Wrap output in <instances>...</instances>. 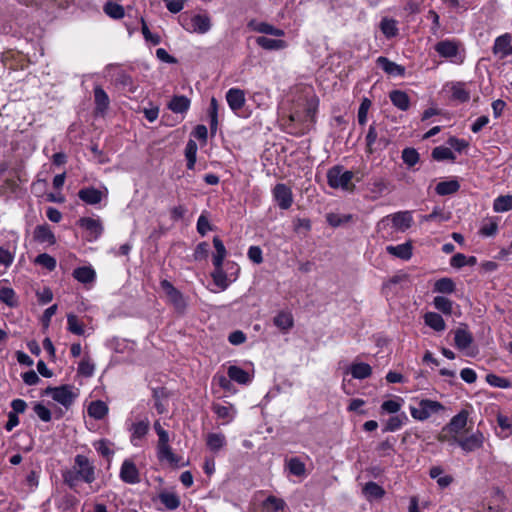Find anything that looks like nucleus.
Instances as JSON below:
<instances>
[{
  "instance_id": "nucleus-1",
  "label": "nucleus",
  "mask_w": 512,
  "mask_h": 512,
  "mask_svg": "<svg viewBox=\"0 0 512 512\" xmlns=\"http://www.w3.org/2000/svg\"><path fill=\"white\" fill-rule=\"evenodd\" d=\"M319 99L310 91L306 97L302 112L290 115V134H304L315 122Z\"/></svg>"
},
{
  "instance_id": "nucleus-2",
  "label": "nucleus",
  "mask_w": 512,
  "mask_h": 512,
  "mask_svg": "<svg viewBox=\"0 0 512 512\" xmlns=\"http://www.w3.org/2000/svg\"><path fill=\"white\" fill-rule=\"evenodd\" d=\"M392 225V228L396 232H405L407 231L413 224V216L411 211H399L390 215L383 217L377 223V230L383 231L389 225Z\"/></svg>"
},
{
  "instance_id": "nucleus-3",
  "label": "nucleus",
  "mask_w": 512,
  "mask_h": 512,
  "mask_svg": "<svg viewBox=\"0 0 512 512\" xmlns=\"http://www.w3.org/2000/svg\"><path fill=\"white\" fill-rule=\"evenodd\" d=\"M353 177L354 173L352 171L344 170L341 166L331 168L327 174L328 184L332 188L349 191H352L355 187L352 183Z\"/></svg>"
},
{
  "instance_id": "nucleus-4",
  "label": "nucleus",
  "mask_w": 512,
  "mask_h": 512,
  "mask_svg": "<svg viewBox=\"0 0 512 512\" xmlns=\"http://www.w3.org/2000/svg\"><path fill=\"white\" fill-rule=\"evenodd\" d=\"M444 410V406L435 400L422 399L417 406H410L411 416L418 421L427 420L432 414Z\"/></svg>"
},
{
  "instance_id": "nucleus-5",
  "label": "nucleus",
  "mask_w": 512,
  "mask_h": 512,
  "mask_svg": "<svg viewBox=\"0 0 512 512\" xmlns=\"http://www.w3.org/2000/svg\"><path fill=\"white\" fill-rule=\"evenodd\" d=\"M160 285L168 298L169 303L174 306L178 313L183 314L187 306L183 294L168 280H162Z\"/></svg>"
},
{
  "instance_id": "nucleus-6",
  "label": "nucleus",
  "mask_w": 512,
  "mask_h": 512,
  "mask_svg": "<svg viewBox=\"0 0 512 512\" xmlns=\"http://www.w3.org/2000/svg\"><path fill=\"white\" fill-rule=\"evenodd\" d=\"M454 440L465 453H471L483 447L485 438L483 433L477 430L469 436H458V438H454Z\"/></svg>"
},
{
  "instance_id": "nucleus-7",
  "label": "nucleus",
  "mask_w": 512,
  "mask_h": 512,
  "mask_svg": "<svg viewBox=\"0 0 512 512\" xmlns=\"http://www.w3.org/2000/svg\"><path fill=\"white\" fill-rule=\"evenodd\" d=\"M44 394L52 395V398L58 403L68 408L76 398V394L73 393L71 387L68 385H62L60 387H47L44 390Z\"/></svg>"
},
{
  "instance_id": "nucleus-8",
  "label": "nucleus",
  "mask_w": 512,
  "mask_h": 512,
  "mask_svg": "<svg viewBox=\"0 0 512 512\" xmlns=\"http://www.w3.org/2000/svg\"><path fill=\"white\" fill-rule=\"evenodd\" d=\"M157 435L159 437L157 445L159 459H166L170 464L175 466L178 465L180 458L172 452L171 447L169 446L168 433L165 431Z\"/></svg>"
},
{
  "instance_id": "nucleus-9",
  "label": "nucleus",
  "mask_w": 512,
  "mask_h": 512,
  "mask_svg": "<svg viewBox=\"0 0 512 512\" xmlns=\"http://www.w3.org/2000/svg\"><path fill=\"white\" fill-rule=\"evenodd\" d=\"M492 51L499 59H504L512 55V35L510 33H504L498 36L494 41Z\"/></svg>"
},
{
  "instance_id": "nucleus-10",
  "label": "nucleus",
  "mask_w": 512,
  "mask_h": 512,
  "mask_svg": "<svg viewBox=\"0 0 512 512\" xmlns=\"http://www.w3.org/2000/svg\"><path fill=\"white\" fill-rule=\"evenodd\" d=\"M469 411L462 409L458 414L453 416L449 423L444 426V431L459 436V434L466 428L469 418Z\"/></svg>"
},
{
  "instance_id": "nucleus-11",
  "label": "nucleus",
  "mask_w": 512,
  "mask_h": 512,
  "mask_svg": "<svg viewBox=\"0 0 512 512\" xmlns=\"http://www.w3.org/2000/svg\"><path fill=\"white\" fill-rule=\"evenodd\" d=\"M435 51L443 58L453 61L459 53V42L456 40H442L435 44Z\"/></svg>"
},
{
  "instance_id": "nucleus-12",
  "label": "nucleus",
  "mask_w": 512,
  "mask_h": 512,
  "mask_svg": "<svg viewBox=\"0 0 512 512\" xmlns=\"http://www.w3.org/2000/svg\"><path fill=\"white\" fill-rule=\"evenodd\" d=\"M74 468L78 471L81 479L85 482L92 483L94 481V467L90 464L86 456L77 455L75 457Z\"/></svg>"
},
{
  "instance_id": "nucleus-13",
  "label": "nucleus",
  "mask_w": 512,
  "mask_h": 512,
  "mask_svg": "<svg viewBox=\"0 0 512 512\" xmlns=\"http://www.w3.org/2000/svg\"><path fill=\"white\" fill-rule=\"evenodd\" d=\"M120 478L129 484H136L140 481L139 471L131 460H125L121 466Z\"/></svg>"
},
{
  "instance_id": "nucleus-14",
  "label": "nucleus",
  "mask_w": 512,
  "mask_h": 512,
  "mask_svg": "<svg viewBox=\"0 0 512 512\" xmlns=\"http://www.w3.org/2000/svg\"><path fill=\"white\" fill-rule=\"evenodd\" d=\"M386 251L394 257L407 261L411 259L413 255V246L411 241H407L396 246L389 245L386 247Z\"/></svg>"
},
{
  "instance_id": "nucleus-15",
  "label": "nucleus",
  "mask_w": 512,
  "mask_h": 512,
  "mask_svg": "<svg viewBox=\"0 0 512 512\" xmlns=\"http://www.w3.org/2000/svg\"><path fill=\"white\" fill-rule=\"evenodd\" d=\"M473 342V335L467 327H459L454 331L455 347L461 351L466 350Z\"/></svg>"
},
{
  "instance_id": "nucleus-16",
  "label": "nucleus",
  "mask_w": 512,
  "mask_h": 512,
  "mask_svg": "<svg viewBox=\"0 0 512 512\" xmlns=\"http://www.w3.org/2000/svg\"><path fill=\"white\" fill-rule=\"evenodd\" d=\"M377 65L388 75L392 76H403L405 73V68L397 63L390 61L388 58L384 56H380L377 58Z\"/></svg>"
},
{
  "instance_id": "nucleus-17",
  "label": "nucleus",
  "mask_w": 512,
  "mask_h": 512,
  "mask_svg": "<svg viewBox=\"0 0 512 512\" xmlns=\"http://www.w3.org/2000/svg\"><path fill=\"white\" fill-rule=\"evenodd\" d=\"M78 197L87 204L96 205L102 201L104 194L94 187H88L79 190Z\"/></svg>"
},
{
  "instance_id": "nucleus-18",
  "label": "nucleus",
  "mask_w": 512,
  "mask_h": 512,
  "mask_svg": "<svg viewBox=\"0 0 512 512\" xmlns=\"http://www.w3.org/2000/svg\"><path fill=\"white\" fill-rule=\"evenodd\" d=\"M248 27L258 33L269 34L278 37H282L285 35L284 30L275 28L274 26L265 22H257L255 20H252L248 23Z\"/></svg>"
},
{
  "instance_id": "nucleus-19",
  "label": "nucleus",
  "mask_w": 512,
  "mask_h": 512,
  "mask_svg": "<svg viewBox=\"0 0 512 512\" xmlns=\"http://www.w3.org/2000/svg\"><path fill=\"white\" fill-rule=\"evenodd\" d=\"M33 238L34 240L40 242V243H48L50 245H53L56 243V238L54 233L50 230L49 226L44 225H38L34 229L33 232Z\"/></svg>"
},
{
  "instance_id": "nucleus-20",
  "label": "nucleus",
  "mask_w": 512,
  "mask_h": 512,
  "mask_svg": "<svg viewBox=\"0 0 512 512\" xmlns=\"http://www.w3.org/2000/svg\"><path fill=\"white\" fill-rule=\"evenodd\" d=\"M228 105L233 111L241 109L245 104L244 92L240 89L232 88L226 94Z\"/></svg>"
},
{
  "instance_id": "nucleus-21",
  "label": "nucleus",
  "mask_w": 512,
  "mask_h": 512,
  "mask_svg": "<svg viewBox=\"0 0 512 512\" xmlns=\"http://www.w3.org/2000/svg\"><path fill=\"white\" fill-rule=\"evenodd\" d=\"M94 101L95 112L103 115L108 109L110 101L107 93L100 86L94 88Z\"/></svg>"
},
{
  "instance_id": "nucleus-22",
  "label": "nucleus",
  "mask_w": 512,
  "mask_h": 512,
  "mask_svg": "<svg viewBox=\"0 0 512 512\" xmlns=\"http://www.w3.org/2000/svg\"><path fill=\"white\" fill-rule=\"evenodd\" d=\"M79 226L89 231V233L94 237L97 238L102 233V224L99 220L93 219L90 217H83L80 218L78 221Z\"/></svg>"
},
{
  "instance_id": "nucleus-23",
  "label": "nucleus",
  "mask_w": 512,
  "mask_h": 512,
  "mask_svg": "<svg viewBox=\"0 0 512 512\" xmlns=\"http://www.w3.org/2000/svg\"><path fill=\"white\" fill-rule=\"evenodd\" d=\"M424 323L437 332L444 331L446 328L443 317L435 312H427L424 315Z\"/></svg>"
},
{
  "instance_id": "nucleus-24",
  "label": "nucleus",
  "mask_w": 512,
  "mask_h": 512,
  "mask_svg": "<svg viewBox=\"0 0 512 512\" xmlns=\"http://www.w3.org/2000/svg\"><path fill=\"white\" fill-rule=\"evenodd\" d=\"M392 104L402 111H406L410 106L409 96L400 90H394L389 95Z\"/></svg>"
},
{
  "instance_id": "nucleus-25",
  "label": "nucleus",
  "mask_w": 512,
  "mask_h": 512,
  "mask_svg": "<svg viewBox=\"0 0 512 512\" xmlns=\"http://www.w3.org/2000/svg\"><path fill=\"white\" fill-rule=\"evenodd\" d=\"M285 502L275 496H269L261 506L260 512H284Z\"/></svg>"
},
{
  "instance_id": "nucleus-26",
  "label": "nucleus",
  "mask_w": 512,
  "mask_h": 512,
  "mask_svg": "<svg viewBox=\"0 0 512 512\" xmlns=\"http://www.w3.org/2000/svg\"><path fill=\"white\" fill-rule=\"evenodd\" d=\"M350 373L353 378L362 380L371 376L372 368L364 362L353 363L350 366Z\"/></svg>"
},
{
  "instance_id": "nucleus-27",
  "label": "nucleus",
  "mask_w": 512,
  "mask_h": 512,
  "mask_svg": "<svg viewBox=\"0 0 512 512\" xmlns=\"http://www.w3.org/2000/svg\"><path fill=\"white\" fill-rule=\"evenodd\" d=\"M460 189V184L457 180H448L439 182L435 191L440 196L450 195L456 193Z\"/></svg>"
},
{
  "instance_id": "nucleus-28",
  "label": "nucleus",
  "mask_w": 512,
  "mask_h": 512,
  "mask_svg": "<svg viewBox=\"0 0 512 512\" xmlns=\"http://www.w3.org/2000/svg\"><path fill=\"white\" fill-rule=\"evenodd\" d=\"M456 290V285L453 279L443 277L434 283L433 291L442 294H452Z\"/></svg>"
},
{
  "instance_id": "nucleus-29",
  "label": "nucleus",
  "mask_w": 512,
  "mask_h": 512,
  "mask_svg": "<svg viewBox=\"0 0 512 512\" xmlns=\"http://www.w3.org/2000/svg\"><path fill=\"white\" fill-rule=\"evenodd\" d=\"M73 276L79 282L88 284L92 283L95 280L96 273L91 267H79L74 270Z\"/></svg>"
},
{
  "instance_id": "nucleus-30",
  "label": "nucleus",
  "mask_w": 512,
  "mask_h": 512,
  "mask_svg": "<svg viewBox=\"0 0 512 512\" xmlns=\"http://www.w3.org/2000/svg\"><path fill=\"white\" fill-rule=\"evenodd\" d=\"M213 246L216 250V253L213 255V265L215 267L222 266L224 258L227 254L226 248L221 239L217 236L213 238Z\"/></svg>"
},
{
  "instance_id": "nucleus-31",
  "label": "nucleus",
  "mask_w": 512,
  "mask_h": 512,
  "mask_svg": "<svg viewBox=\"0 0 512 512\" xmlns=\"http://www.w3.org/2000/svg\"><path fill=\"white\" fill-rule=\"evenodd\" d=\"M256 43L265 50H279L286 47L284 40H275L264 36L256 38Z\"/></svg>"
},
{
  "instance_id": "nucleus-32",
  "label": "nucleus",
  "mask_w": 512,
  "mask_h": 512,
  "mask_svg": "<svg viewBox=\"0 0 512 512\" xmlns=\"http://www.w3.org/2000/svg\"><path fill=\"white\" fill-rule=\"evenodd\" d=\"M190 100L186 96H174L168 107L174 113H184L189 109Z\"/></svg>"
},
{
  "instance_id": "nucleus-33",
  "label": "nucleus",
  "mask_w": 512,
  "mask_h": 512,
  "mask_svg": "<svg viewBox=\"0 0 512 512\" xmlns=\"http://www.w3.org/2000/svg\"><path fill=\"white\" fill-rule=\"evenodd\" d=\"M191 22L194 31L199 33H206L211 27L210 18L206 15H195Z\"/></svg>"
},
{
  "instance_id": "nucleus-34",
  "label": "nucleus",
  "mask_w": 512,
  "mask_h": 512,
  "mask_svg": "<svg viewBox=\"0 0 512 512\" xmlns=\"http://www.w3.org/2000/svg\"><path fill=\"white\" fill-rule=\"evenodd\" d=\"M108 412L107 405L102 401L91 402L88 406L89 416L95 419H102Z\"/></svg>"
},
{
  "instance_id": "nucleus-35",
  "label": "nucleus",
  "mask_w": 512,
  "mask_h": 512,
  "mask_svg": "<svg viewBox=\"0 0 512 512\" xmlns=\"http://www.w3.org/2000/svg\"><path fill=\"white\" fill-rule=\"evenodd\" d=\"M498 231V219L487 218L483 221L479 233L485 237H491L496 235Z\"/></svg>"
},
{
  "instance_id": "nucleus-36",
  "label": "nucleus",
  "mask_w": 512,
  "mask_h": 512,
  "mask_svg": "<svg viewBox=\"0 0 512 512\" xmlns=\"http://www.w3.org/2000/svg\"><path fill=\"white\" fill-rule=\"evenodd\" d=\"M228 376L231 380L240 384H246L250 380L249 374L237 366H230L228 368Z\"/></svg>"
},
{
  "instance_id": "nucleus-37",
  "label": "nucleus",
  "mask_w": 512,
  "mask_h": 512,
  "mask_svg": "<svg viewBox=\"0 0 512 512\" xmlns=\"http://www.w3.org/2000/svg\"><path fill=\"white\" fill-rule=\"evenodd\" d=\"M495 212H507L512 210V195L497 197L493 202Z\"/></svg>"
},
{
  "instance_id": "nucleus-38",
  "label": "nucleus",
  "mask_w": 512,
  "mask_h": 512,
  "mask_svg": "<svg viewBox=\"0 0 512 512\" xmlns=\"http://www.w3.org/2000/svg\"><path fill=\"white\" fill-rule=\"evenodd\" d=\"M432 157L436 161L455 160V155L449 147L438 146L432 150Z\"/></svg>"
},
{
  "instance_id": "nucleus-39",
  "label": "nucleus",
  "mask_w": 512,
  "mask_h": 512,
  "mask_svg": "<svg viewBox=\"0 0 512 512\" xmlns=\"http://www.w3.org/2000/svg\"><path fill=\"white\" fill-rule=\"evenodd\" d=\"M159 499L169 510H174L180 505V499L174 493L162 492L159 494Z\"/></svg>"
},
{
  "instance_id": "nucleus-40",
  "label": "nucleus",
  "mask_w": 512,
  "mask_h": 512,
  "mask_svg": "<svg viewBox=\"0 0 512 512\" xmlns=\"http://www.w3.org/2000/svg\"><path fill=\"white\" fill-rule=\"evenodd\" d=\"M380 29L387 38H392L398 33L397 22L389 18L382 19Z\"/></svg>"
},
{
  "instance_id": "nucleus-41",
  "label": "nucleus",
  "mask_w": 512,
  "mask_h": 512,
  "mask_svg": "<svg viewBox=\"0 0 512 512\" xmlns=\"http://www.w3.org/2000/svg\"><path fill=\"white\" fill-rule=\"evenodd\" d=\"M434 307L439 310L440 312L451 315L452 314V308H453V302L443 296H436L433 299Z\"/></svg>"
},
{
  "instance_id": "nucleus-42",
  "label": "nucleus",
  "mask_w": 512,
  "mask_h": 512,
  "mask_svg": "<svg viewBox=\"0 0 512 512\" xmlns=\"http://www.w3.org/2000/svg\"><path fill=\"white\" fill-rule=\"evenodd\" d=\"M451 95L454 100L466 102L470 99V94L465 88L464 83H456L451 88Z\"/></svg>"
},
{
  "instance_id": "nucleus-43",
  "label": "nucleus",
  "mask_w": 512,
  "mask_h": 512,
  "mask_svg": "<svg viewBox=\"0 0 512 512\" xmlns=\"http://www.w3.org/2000/svg\"><path fill=\"white\" fill-rule=\"evenodd\" d=\"M274 196L281 208H288V189L284 184H277L275 186Z\"/></svg>"
},
{
  "instance_id": "nucleus-44",
  "label": "nucleus",
  "mask_w": 512,
  "mask_h": 512,
  "mask_svg": "<svg viewBox=\"0 0 512 512\" xmlns=\"http://www.w3.org/2000/svg\"><path fill=\"white\" fill-rule=\"evenodd\" d=\"M225 444V436L218 433H210L207 436V446L212 451H219Z\"/></svg>"
},
{
  "instance_id": "nucleus-45",
  "label": "nucleus",
  "mask_w": 512,
  "mask_h": 512,
  "mask_svg": "<svg viewBox=\"0 0 512 512\" xmlns=\"http://www.w3.org/2000/svg\"><path fill=\"white\" fill-rule=\"evenodd\" d=\"M0 301L9 307H16L18 305L15 292L8 287H2L0 289Z\"/></svg>"
},
{
  "instance_id": "nucleus-46",
  "label": "nucleus",
  "mask_w": 512,
  "mask_h": 512,
  "mask_svg": "<svg viewBox=\"0 0 512 512\" xmlns=\"http://www.w3.org/2000/svg\"><path fill=\"white\" fill-rule=\"evenodd\" d=\"M211 276L214 283L222 290H225L228 287L227 275L222 269V266L215 267V270L212 272Z\"/></svg>"
},
{
  "instance_id": "nucleus-47",
  "label": "nucleus",
  "mask_w": 512,
  "mask_h": 512,
  "mask_svg": "<svg viewBox=\"0 0 512 512\" xmlns=\"http://www.w3.org/2000/svg\"><path fill=\"white\" fill-rule=\"evenodd\" d=\"M212 410L218 416V418L226 419L230 421L233 418V406H223L218 403L212 404Z\"/></svg>"
},
{
  "instance_id": "nucleus-48",
  "label": "nucleus",
  "mask_w": 512,
  "mask_h": 512,
  "mask_svg": "<svg viewBox=\"0 0 512 512\" xmlns=\"http://www.w3.org/2000/svg\"><path fill=\"white\" fill-rule=\"evenodd\" d=\"M197 144L193 140H189L185 148V156L187 158L188 169H193L196 162Z\"/></svg>"
},
{
  "instance_id": "nucleus-49",
  "label": "nucleus",
  "mask_w": 512,
  "mask_h": 512,
  "mask_svg": "<svg viewBox=\"0 0 512 512\" xmlns=\"http://www.w3.org/2000/svg\"><path fill=\"white\" fill-rule=\"evenodd\" d=\"M104 11L106 14H108L110 17L114 19H121L124 17V8L114 2H108L104 6Z\"/></svg>"
},
{
  "instance_id": "nucleus-50",
  "label": "nucleus",
  "mask_w": 512,
  "mask_h": 512,
  "mask_svg": "<svg viewBox=\"0 0 512 512\" xmlns=\"http://www.w3.org/2000/svg\"><path fill=\"white\" fill-rule=\"evenodd\" d=\"M351 219V215H340L337 213H328L326 215V221L332 227H339L342 224L349 222Z\"/></svg>"
},
{
  "instance_id": "nucleus-51",
  "label": "nucleus",
  "mask_w": 512,
  "mask_h": 512,
  "mask_svg": "<svg viewBox=\"0 0 512 512\" xmlns=\"http://www.w3.org/2000/svg\"><path fill=\"white\" fill-rule=\"evenodd\" d=\"M35 263L45 267L49 271H53L56 268V259L47 253L39 254L35 259Z\"/></svg>"
},
{
  "instance_id": "nucleus-52",
  "label": "nucleus",
  "mask_w": 512,
  "mask_h": 512,
  "mask_svg": "<svg viewBox=\"0 0 512 512\" xmlns=\"http://www.w3.org/2000/svg\"><path fill=\"white\" fill-rule=\"evenodd\" d=\"M68 330L76 335H83L84 328L83 325L79 322L78 318L74 314H69L67 316Z\"/></svg>"
},
{
  "instance_id": "nucleus-53",
  "label": "nucleus",
  "mask_w": 512,
  "mask_h": 512,
  "mask_svg": "<svg viewBox=\"0 0 512 512\" xmlns=\"http://www.w3.org/2000/svg\"><path fill=\"white\" fill-rule=\"evenodd\" d=\"M363 491L366 496L372 498H381L384 495L383 488L375 482H368Z\"/></svg>"
},
{
  "instance_id": "nucleus-54",
  "label": "nucleus",
  "mask_w": 512,
  "mask_h": 512,
  "mask_svg": "<svg viewBox=\"0 0 512 512\" xmlns=\"http://www.w3.org/2000/svg\"><path fill=\"white\" fill-rule=\"evenodd\" d=\"M149 430V421L143 420L132 425V438H142Z\"/></svg>"
},
{
  "instance_id": "nucleus-55",
  "label": "nucleus",
  "mask_w": 512,
  "mask_h": 512,
  "mask_svg": "<svg viewBox=\"0 0 512 512\" xmlns=\"http://www.w3.org/2000/svg\"><path fill=\"white\" fill-rule=\"evenodd\" d=\"M402 159L408 166H414L419 161V153L414 148H405Z\"/></svg>"
},
{
  "instance_id": "nucleus-56",
  "label": "nucleus",
  "mask_w": 512,
  "mask_h": 512,
  "mask_svg": "<svg viewBox=\"0 0 512 512\" xmlns=\"http://www.w3.org/2000/svg\"><path fill=\"white\" fill-rule=\"evenodd\" d=\"M290 474L303 477L306 475V467L298 458H290Z\"/></svg>"
},
{
  "instance_id": "nucleus-57",
  "label": "nucleus",
  "mask_w": 512,
  "mask_h": 512,
  "mask_svg": "<svg viewBox=\"0 0 512 512\" xmlns=\"http://www.w3.org/2000/svg\"><path fill=\"white\" fill-rule=\"evenodd\" d=\"M406 419V416H392L387 422L384 431L394 432L399 430L403 425V420Z\"/></svg>"
},
{
  "instance_id": "nucleus-58",
  "label": "nucleus",
  "mask_w": 512,
  "mask_h": 512,
  "mask_svg": "<svg viewBox=\"0 0 512 512\" xmlns=\"http://www.w3.org/2000/svg\"><path fill=\"white\" fill-rule=\"evenodd\" d=\"M370 106H371V101L367 98H364L359 106L357 117H358L359 124L362 126L365 125L367 122V114H368V110H369Z\"/></svg>"
},
{
  "instance_id": "nucleus-59",
  "label": "nucleus",
  "mask_w": 512,
  "mask_h": 512,
  "mask_svg": "<svg viewBox=\"0 0 512 512\" xmlns=\"http://www.w3.org/2000/svg\"><path fill=\"white\" fill-rule=\"evenodd\" d=\"M486 381L494 387L508 388L510 386V382L506 378L497 376L495 374H488L486 376Z\"/></svg>"
},
{
  "instance_id": "nucleus-60",
  "label": "nucleus",
  "mask_w": 512,
  "mask_h": 512,
  "mask_svg": "<svg viewBox=\"0 0 512 512\" xmlns=\"http://www.w3.org/2000/svg\"><path fill=\"white\" fill-rule=\"evenodd\" d=\"M142 34L146 41L151 42L154 45H158L161 42V37L157 34H152L143 18H141Z\"/></svg>"
},
{
  "instance_id": "nucleus-61",
  "label": "nucleus",
  "mask_w": 512,
  "mask_h": 512,
  "mask_svg": "<svg viewBox=\"0 0 512 512\" xmlns=\"http://www.w3.org/2000/svg\"><path fill=\"white\" fill-rule=\"evenodd\" d=\"M64 482L69 485V487L74 488L79 479H81L78 471L73 467L72 470H67L63 474Z\"/></svg>"
},
{
  "instance_id": "nucleus-62",
  "label": "nucleus",
  "mask_w": 512,
  "mask_h": 512,
  "mask_svg": "<svg viewBox=\"0 0 512 512\" xmlns=\"http://www.w3.org/2000/svg\"><path fill=\"white\" fill-rule=\"evenodd\" d=\"M449 218L450 217L448 214H445L441 209H439L437 207L434 208V210L430 214L424 216L425 221H440V222H442V221L449 220Z\"/></svg>"
},
{
  "instance_id": "nucleus-63",
  "label": "nucleus",
  "mask_w": 512,
  "mask_h": 512,
  "mask_svg": "<svg viewBox=\"0 0 512 512\" xmlns=\"http://www.w3.org/2000/svg\"><path fill=\"white\" fill-rule=\"evenodd\" d=\"M273 323L276 327L285 333L288 329V314L285 312H280L273 318Z\"/></svg>"
},
{
  "instance_id": "nucleus-64",
  "label": "nucleus",
  "mask_w": 512,
  "mask_h": 512,
  "mask_svg": "<svg viewBox=\"0 0 512 512\" xmlns=\"http://www.w3.org/2000/svg\"><path fill=\"white\" fill-rule=\"evenodd\" d=\"M94 372V364H92L88 359H83L78 367V373L85 376L90 377Z\"/></svg>"
}]
</instances>
